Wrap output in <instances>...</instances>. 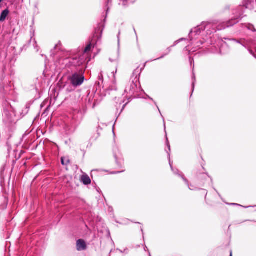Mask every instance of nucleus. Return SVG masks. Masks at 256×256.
Instances as JSON below:
<instances>
[{
  "instance_id": "nucleus-1",
  "label": "nucleus",
  "mask_w": 256,
  "mask_h": 256,
  "mask_svg": "<svg viewBox=\"0 0 256 256\" xmlns=\"http://www.w3.org/2000/svg\"><path fill=\"white\" fill-rule=\"evenodd\" d=\"M232 19L229 21L226 22H224L222 24V26H218V22L216 20H212L208 22H202L201 24V26L202 30H207L208 31H209L210 32H216V30H220L222 29H224L226 28H228L230 26H234V24L238 22L237 19Z\"/></svg>"
},
{
  "instance_id": "nucleus-2",
  "label": "nucleus",
  "mask_w": 256,
  "mask_h": 256,
  "mask_svg": "<svg viewBox=\"0 0 256 256\" xmlns=\"http://www.w3.org/2000/svg\"><path fill=\"white\" fill-rule=\"evenodd\" d=\"M136 71L133 72L130 80L126 85L124 90V92L127 94L126 97L128 98L135 96V94L138 92V84L139 82L138 74H135Z\"/></svg>"
},
{
  "instance_id": "nucleus-3",
  "label": "nucleus",
  "mask_w": 256,
  "mask_h": 256,
  "mask_svg": "<svg viewBox=\"0 0 256 256\" xmlns=\"http://www.w3.org/2000/svg\"><path fill=\"white\" fill-rule=\"evenodd\" d=\"M102 30L103 28L100 29V28L98 30H96L94 38L90 42V43L86 47L84 51L82 52V55H85L84 54H86V58L88 59V62L90 60V59L89 58L88 52L90 51L92 48H94V46L96 44L98 41L100 40Z\"/></svg>"
},
{
  "instance_id": "nucleus-4",
  "label": "nucleus",
  "mask_w": 256,
  "mask_h": 256,
  "mask_svg": "<svg viewBox=\"0 0 256 256\" xmlns=\"http://www.w3.org/2000/svg\"><path fill=\"white\" fill-rule=\"evenodd\" d=\"M84 77L83 75V72L79 73L75 72L68 78L70 84L74 87H77L82 84L84 82Z\"/></svg>"
},
{
  "instance_id": "nucleus-5",
  "label": "nucleus",
  "mask_w": 256,
  "mask_h": 256,
  "mask_svg": "<svg viewBox=\"0 0 256 256\" xmlns=\"http://www.w3.org/2000/svg\"><path fill=\"white\" fill-rule=\"evenodd\" d=\"M87 60L86 56V54H82L78 58L76 56L72 58L70 60V63L72 66H77L82 64Z\"/></svg>"
},
{
  "instance_id": "nucleus-6",
  "label": "nucleus",
  "mask_w": 256,
  "mask_h": 256,
  "mask_svg": "<svg viewBox=\"0 0 256 256\" xmlns=\"http://www.w3.org/2000/svg\"><path fill=\"white\" fill-rule=\"evenodd\" d=\"M236 42L240 44L244 47L248 48L250 53L256 58V56L254 53L251 50L250 48L252 45V40H246L245 39H240V40H234Z\"/></svg>"
},
{
  "instance_id": "nucleus-7",
  "label": "nucleus",
  "mask_w": 256,
  "mask_h": 256,
  "mask_svg": "<svg viewBox=\"0 0 256 256\" xmlns=\"http://www.w3.org/2000/svg\"><path fill=\"white\" fill-rule=\"evenodd\" d=\"M202 26H201L200 24L191 30L189 34V38L191 41L192 40L194 39L193 36H198L200 34L202 31L204 30H202Z\"/></svg>"
},
{
  "instance_id": "nucleus-8",
  "label": "nucleus",
  "mask_w": 256,
  "mask_h": 256,
  "mask_svg": "<svg viewBox=\"0 0 256 256\" xmlns=\"http://www.w3.org/2000/svg\"><path fill=\"white\" fill-rule=\"evenodd\" d=\"M202 26H201L200 24L191 30L189 34V38L191 41L192 40L194 39L193 36H198L200 34L202 31L204 30H202Z\"/></svg>"
},
{
  "instance_id": "nucleus-9",
  "label": "nucleus",
  "mask_w": 256,
  "mask_h": 256,
  "mask_svg": "<svg viewBox=\"0 0 256 256\" xmlns=\"http://www.w3.org/2000/svg\"><path fill=\"white\" fill-rule=\"evenodd\" d=\"M243 5L246 8L252 10L256 6V2L254 0H244Z\"/></svg>"
},
{
  "instance_id": "nucleus-10",
  "label": "nucleus",
  "mask_w": 256,
  "mask_h": 256,
  "mask_svg": "<svg viewBox=\"0 0 256 256\" xmlns=\"http://www.w3.org/2000/svg\"><path fill=\"white\" fill-rule=\"evenodd\" d=\"M76 247L79 251L85 250L86 248L85 242L82 240H78L76 242Z\"/></svg>"
},
{
  "instance_id": "nucleus-11",
  "label": "nucleus",
  "mask_w": 256,
  "mask_h": 256,
  "mask_svg": "<svg viewBox=\"0 0 256 256\" xmlns=\"http://www.w3.org/2000/svg\"><path fill=\"white\" fill-rule=\"evenodd\" d=\"M81 181L85 185H88L91 183V180L90 177L86 174L82 176Z\"/></svg>"
},
{
  "instance_id": "nucleus-12",
  "label": "nucleus",
  "mask_w": 256,
  "mask_h": 256,
  "mask_svg": "<svg viewBox=\"0 0 256 256\" xmlns=\"http://www.w3.org/2000/svg\"><path fill=\"white\" fill-rule=\"evenodd\" d=\"M8 14L9 10L8 9H6L2 11L0 16V22L4 21Z\"/></svg>"
},
{
  "instance_id": "nucleus-13",
  "label": "nucleus",
  "mask_w": 256,
  "mask_h": 256,
  "mask_svg": "<svg viewBox=\"0 0 256 256\" xmlns=\"http://www.w3.org/2000/svg\"><path fill=\"white\" fill-rule=\"evenodd\" d=\"M246 28L250 30H251L254 32H256V30L254 28V26L252 24H246Z\"/></svg>"
},
{
  "instance_id": "nucleus-14",
  "label": "nucleus",
  "mask_w": 256,
  "mask_h": 256,
  "mask_svg": "<svg viewBox=\"0 0 256 256\" xmlns=\"http://www.w3.org/2000/svg\"><path fill=\"white\" fill-rule=\"evenodd\" d=\"M61 162L62 165L66 166L69 163L68 160H66L64 158H61Z\"/></svg>"
},
{
  "instance_id": "nucleus-15",
  "label": "nucleus",
  "mask_w": 256,
  "mask_h": 256,
  "mask_svg": "<svg viewBox=\"0 0 256 256\" xmlns=\"http://www.w3.org/2000/svg\"><path fill=\"white\" fill-rule=\"evenodd\" d=\"M170 167H171L172 170L174 172V174H176V172H178V170H176V171L174 170L173 168H172V162H170Z\"/></svg>"
},
{
  "instance_id": "nucleus-16",
  "label": "nucleus",
  "mask_w": 256,
  "mask_h": 256,
  "mask_svg": "<svg viewBox=\"0 0 256 256\" xmlns=\"http://www.w3.org/2000/svg\"><path fill=\"white\" fill-rule=\"evenodd\" d=\"M192 78L194 79V80L192 82V87L194 88V86L195 80H195V78H196L195 75H194V74H193V78Z\"/></svg>"
},
{
  "instance_id": "nucleus-17",
  "label": "nucleus",
  "mask_w": 256,
  "mask_h": 256,
  "mask_svg": "<svg viewBox=\"0 0 256 256\" xmlns=\"http://www.w3.org/2000/svg\"><path fill=\"white\" fill-rule=\"evenodd\" d=\"M202 44V42H198V45L196 46V48H199L201 45Z\"/></svg>"
},
{
  "instance_id": "nucleus-18",
  "label": "nucleus",
  "mask_w": 256,
  "mask_h": 256,
  "mask_svg": "<svg viewBox=\"0 0 256 256\" xmlns=\"http://www.w3.org/2000/svg\"><path fill=\"white\" fill-rule=\"evenodd\" d=\"M120 31H119L118 34V42H120L119 36H120Z\"/></svg>"
},
{
  "instance_id": "nucleus-19",
  "label": "nucleus",
  "mask_w": 256,
  "mask_h": 256,
  "mask_svg": "<svg viewBox=\"0 0 256 256\" xmlns=\"http://www.w3.org/2000/svg\"><path fill=\"white\" fill-rule=\"evenodd\" d=\"M167 146L168 148V149L170 150V144L169 142H168V141L167 140Z\"/></svg>"
},
{
  "instance_id": "nucleus-20",
  "label": "nucleus",
  "mask_w": 256,
  "mask_h": 256,
  "mask_svg": "<svg viewBox=\"0 0 256 256\" xmlns=\"http://www.w3.org/2000/svg\"><path fill=\"white\" fill-rule=\"evenodd\" d=\"M170 48H168V53H169L170 52Z\"/></svg>"
},
{
  "instance_id": "nucleus-21",
  "label": "nucleus",
  "mask_w": 256,
  "mask_h": 256,
  "mask_svg": "<svg viewBox=\"0 0 256 256\" xmlns=\"http://www.w3.org/2000/svg\"><path fill=\"white\" fill-rule=\"evenodd\" d=\"M192 50V52H194L196 50V48H195L194 50Z\"/></svg>"
},
{
  "instance_id": "nucleus-22",
  "label": "nucleus",
  "mask_w": 256,
  "mask_h": 256,
  "mask_svg": "<svg viewBox=\"0 0 256 256\" xmlns=\"http://www.w3.org/2000/svg\"><path fill=\"white\" fill-rule=\"evenodd\" d=\"M182 178L184 179V180L186 182H188L187 180H186V178Z\"/></svg>"
},
{
  "instance_id": "nucleus-23",
  "label": "nucleus",
  "mask_w": 256,
  "mask_h": 256,
  "mask_svg": "<svg viewBox=\"0 0 256 256\" xmlns=\"http://www.w3.org/2000/svg\"><path fill=\"white\" fill-rule=\"evenodd\" d=\"M164 57V56H162L161 57H160V58H158V59H160V58H162ZM156 60H158V58H156Z\"/></svg>"
},
{
  "instance_id": "nucleus-24",
  "label": "nucleus",
  "mask_w": 256,
  "mask_h": 256,
  "mask_svg": "<svg viewBox=\"0 0 256 256\" xmlns=\"http://www.w3.org/2000/svg\"><path fill=\"white\" fill-rule=\"evenodd\" d=\"M186 50H189V49H190V48L188 47H186Z\"/></svg>"
},
{
  "instance_id": "nucleus-25",
  "label": "nucleus",
  "mask_w": 256,
  "mask_h": 256,
  "mask_svg": "<svg viewBox=\"0 0 256 256\" xmlns=\"http://www.w3.org/2000/svg\"><path fill=\"white\" fill-rule=\"evenodd\" d=\"M100 76V77H102V73L100 74V76Z\"/></svg>"
},
{
  "instance_id": "nucleus-26",
  "label": "nucleus",
  "mask_w": 256,
  "mask_h": 256,
  "mask_svg": "<svg viewBox=\"0 0 256 256\" xmlns=\"http://www.w3.org/2000/svg\"><path fill=\"white\" fill-rule=\"evenodd\" d=\"M190 62L191 64H192V60H190Z\"/></svg>"
},
{
  "instance_id": "nucleus-27",
  "label": "nucleus",
  "mask_w": 256,
  "mask_h": 256,
  "mask_svg": "<svg viewBox=\"0 0 256 256\" xmlns=\"http://www.w3.org/2000/svg\"><path fill=\"white\" fill-rule=\"evenodd\" d=\"M178 42V41H176V42H175L176 44Z\"/></svg>"
},
{
  "instance_id": "nucleus-28",
  "label": "nucleus",
  "mask_w": 256,
  "mask_h": 256,
  "mask_svg": "<svg viewBox=\"0 0 256 256\" xmlns=\"http://www.w3.org/2000/svg\"><path fill=\"white\" fill-rule=\"evenodd\" d=\"M242 16V14H240L238 18H240Z\"/></svg>"
},
{
  "instance_id": "nucleus-29",
  "label": "nucleus",
  "mask_w": 256,
  "mask_h": 256,
  "mask_svg": "<svg viewBox=\"0 0 256 256\" xmlns=\"http://www.w3.org/2000/svg\"><path fill=\"white\" fill-rule=\"evenodd\" d=\"M230 256H232V253H230Z\"/></svg>"
},
{
  "instance_id": "nucleus-30",
  "label": "nucleus",
  "mask_w": 256,
  "mask_h": 256,
  "mask_svg": "<svg viewBox=\"0 0 256 256\" xmlns=\"http://www.w3.org/2000/svg\"><path fill=\"white\" fill-rule=\"evenodd\" d=\"M183 39L182 38H181V40H180L178 41H180L181 40H182Z\"/></svg>"
}]
</instances>
